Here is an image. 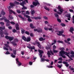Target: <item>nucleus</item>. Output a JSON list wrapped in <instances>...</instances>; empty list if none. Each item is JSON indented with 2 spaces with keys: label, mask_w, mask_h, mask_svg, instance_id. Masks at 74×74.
I'll return each instance as SVG.
<instances>
[{
  "label": "nucleus",
  "mask_w": 74,
  "mask_h": 74,
  "mask_svg": "<svg viewBox=\"0 0 74 74\" xmlns=\"http://www.w3.org/2000/svg\"><path fill=\"white\" fill-rule=\"evenodd\" d=\"M60 50H61V51L60 52V54H59V56H62L63 58H66V56H63L64 54H65L67 56H68L69 58H70L71 60H73V59L71 58H74V52L72 50H71L70 51H70L68 52V53L66 52H65L64 51V50H65L64 48L63 47L60 48ZM71 52V53H70ZM72 54V55H70V54Z\"/></svg>",
  "instance_id": "nucleus-1"
},
{
  "label": "nucleus",
  "mask_w": 74,
  "mask_h": 74,
  "mask_svg": "<svg viewBox=\"0 0 74 74\" xmlns=\"http://www.w3.org/2000/svg\"><path fill=\"white\" fill-rule=\"evenodd\" d=\"M3 19L4 20L5 22H7V26H9L10 25V21L8 20H7L6 18L5 17H3L2 18H0L1 21H2V20H3Z\"/></svg>",
  "instance_id": "nucleus-2"
},
{
  "label": "nucleus",
  "mask_w": 74,
  "mask_h": 74,
  "mask_svg": "<svg viewBox=\"0 0 74 74\" xmlns=\"http://www.w3.org/2000/svg\"><path fill=\"white\" fill-rule=\"evenodd\" d=\"M5 29V27L4 26L0 27V30L1 31L0 32V34L1 35V37H4V32H3V30Z\"/></svg>",
  "instance_id": "nucleus-3"
},
{
  "label": "nucleus",
  "mask_w": 74,
  "mask_h": 74,
  "mask_svg": "<svg viewBox=\"0 0 74 74\" xmlns=\"http://www.w3.org/2000/svg\"><path fill=\"white\" fill-rule=\"evenodd\" d=\"M52 26L51 25H48V27H44V29L45 30H49L50 31H52V32H53V29L52 28Z\"/></svg>",
  "instance_id": "nucleus-4"
},
{
  "label": "nucleus",
  "mask_w": 74,
  "mask_h": 74,
  "mask_svg": "<svg viewBox=\"0 0 74 74\" xmlns=\"http://www.w3.org/2000/svg\"><path fill=\"white\" fill-rule=\"evenodd\" d=\"M26 4V3L25 2V1H23L22 3H20V5L23 7V8H22V10H26L27 9V7L24 6V4Z\"/></svg>",
  "instance_id": "nucleus-5"
},
{
  "label": "nucleus",
  "mask_w": 74,
  "mask_h": 74,
  "mask_svg": "<svg viewBox=\"0 0 74 74\" xmlns=\"http://www.w3.org/2000/svg\"><path fill=\"white\" fill-rule=\"evenodd\" d=\"M58 10H59V11H60V12H57V14H62V12H63V10L61 9V7L60 6H58Z\"/></svg>",
  "instance_id": "nucleus-6"
},
{
  "label": "nucleus",
  "mask_w": 74,
  "mask_h": 74,
  "mask_svg": "<svg viewBox=\"0 0 74 74\" xmlns=\"http://www.w3.org/2000/svg\"><path fill=\"white\" fill-rule=\"evenodd\" d=\"M64 32V31H59L58 32V33H57L58 35V36H62L63 37H65V35L64 34H62Z\"/></svg>",
  "instance_id": "nucleus-7"
},
{
  "label": "nucleus",
  "mask_w": 74,
  "mask_h": 74,
  "mask_svg": "<svg viewBox=\"0 0 74 74\" xmlns=\"http://www.w3.org/2000/svg\"><path fill=\"white\" fill-rule=\"evenodd\" d=\"M35 2H33V4L34 6H36L37 5H40V3L38 2V1L37 0H35Z\"/></svg>",
  "instance_id": "nucleus-8"
},
{
  "label": "nucleus",
  "mask_w": 74,
  "mask_h": 74,
  "mask_svg": "<svg viewBox=\"0 0 74 74\" xmlns=\"http://www.w3.org/2000/svg\"><path fill=\"white\" fill-rule=\"evenodd\" d=\"M5 38H6V39H9V41H12V40H13L14 38V37H10L8 36H5Z\"/></svg>",
  "instance_id": "nucleus-9"
},
{
  "label": "nucleus",
  "mask_w": 74,
  "mask_h": 74,
  "mask_svg": "<svg viewBox=\"0 0 74 74\" xmlns=\"http://www.w3.org/2000/svg\"><path fill=\"white\" fill-rule=\"evenodd\" d=\"M34 45H36V44H38V47L39 48H41V45H40V42H38V40H36V43H34Z\"/></svg>",
  "instance_id": "nucleus-10"
},
{
  "label": "nucleus",
  "mask_w": 74,
  "mask_h": 74,
  "mask_svg": "<svg viewBox=\"0 0 74 74\" xmlns=\"http://www.w3.org/2000/svg\"><path fill=\"white\" fill-rule=\"evenodd\" d=\"M10 6L8 7V8L9 10L11 9V8H13V6H14L15 4L12 3H10Z\"/></svg>",
  "instance_id": "nucleus-11"
},
{
  "label": "nucleus",
  "mask_w": 74,
  "mask_h": 74,
  "mask_svg": "<svg viewBox=\"0 0 74 74\" xmlns=\"http://www.w3.org/2000/svg\"><path fill=\"white\" fill-rule=\"evenodd\" d=\"M38 51L40 53L39 56H40V58H42V53H44V52L43 51L40 50H39Z\"/></svg>",
  "instance_id": "nucleus-12"
},
{
  "label": "nucleus",
  "mask_w": 74,
  "mask_h": 74,
  "mask_svg": "<svg viewBox=\"0 0 74 74\" xmlns=\"http://www.w3.org/2000/svg\"><path fill=\"white\" fill-rule=\"evenodd\" d=\"M9 11L10 14H11L12 13H13V14H14V15L16 14V13H15V12L14 11L12 10H9Z\"/></svg>",
  "instance_id": "nucleus-13"
},
{
  "label": "nucleus",
  "mask_w": 74,
  "mask_h": 74,
  "mask_svg": "<svg viewBox=\"0 0 74 74\" xmlns=\"http://www.w3.org/2000/svg\"><path fill=\"white\" fill-rule=\"evenodd\" d=\"M34 32H39V33H41L42 32V29H40L39 30H38L37 29H34Z\"/></svg>",
  "instance_id": "nucleus-14"
},
{
  "label": "nucleus",
  "mask_w": 74,
  "mask_h": 74,
  "mask_svg": "<svg viewBox=\"0 0 74 74\" xmlns=\"http://www.w3.org/2000/svg\"><path fill=\"white\" fill-rule=\"evenodd\" d=\"M66 17H67V18H68V20H69V21L70 20V18H71L70 14H68L66 15Z\"/></svg>",
  "instance_id": "nucleus-15"
},
{
  "label": "nucleus",
  "mask_w": 74,
  "mask_h": 74,
  "mask_svg": "<svg viewBox=\"0 0 74 74\" xmlns=\"http://www.w3.org/2000/svg\"><path fill=\"white\" fill-rule=\"evenodd\" d=\"M27 47L31 49H35V47L34 46L31 47L30 46H27Z\"/></svg>",
  "instance_id": "nucleus-16"
},
{
  "label": "nucleus",
  "mask_w": 74,
  "mask_h": 74,
  "mask_svg": "<svg viewBox=\"0 0 74 74\" xmlns=\"http://www.w3.org/2000/svg\"><path fill=\"white\" fill-rule=\"evenodd\" d=\"M16 61L18 63V66H21V62H19V61H18V59L16 58Z\"/></svg>",
  "instance_id": "nucleus-17"
},
{
  "label": "nucleus",
  "mask_w": 74,
  "mask_h": 74,
  "mask_svg": "<svg viewBox=\"0 0 74 74\" xmlns=\"http://www.w3.org/2000/svg\"><path fill=\"white\" fill-rule=\"evenodd\" d=\"M30 40H31V38H30V37H27L26 41H27V42H29V41H30Z\"/></svg>",
  "instance_id": "nucleus-18"
},
{
  "label": "nucleus",
  "mask_w": 74,
  "mask_h": 74,
  "mask_svg": "<svg viewBox=\"0 0 74 74\" xmlns=\"http://www.w3.org/2000/svg\"><path fill=\"white\" fill-rule=\"evenodd\" d=\"M62 63H63V64H66V66L67 67H68V66H69V64H68V63L67 62L64 61Z\"/></svg>",
  "instance_id": "nucleus-19"
},
{
  "label": "nucleus",
  "mask_w": 74,
  "mask_h": 74,
  "mask_svg": "<svg viewBox=\"0 0 74 74\" xmlns=\"http://www.w3.org/2000/svg\"><path fill=\"white\" fill-rule=\"evenodd\" d=\"M16 30H19V25H18V24H16Z\"/></svg>",
  "instance_id": "nucleus-20"
},
{
  "label": "nucleus",
  "mask_w": 74,
  "mask_h": 74,
  "mask_svg": "<svg viewBox=\"0 0 74 74\" xmlns=\"http://www.w3.org/2000/svg\"><path fill=\"white\" fill-rule=\"evenodd\" d=\"M32 15L33 16L34 15V14L35 13V11L34 10H32L31 12Z\"/></svg>",
  "instance_id": "nucleus-21"
},
{
  "label": "nucleus",
  "mask_w": 74,
  "mask_h": 74,
  "mask_svg": "<svg viewBox=\"0 0 74 74\" xmlns=\"http://www.w3.org/2000/svg\"><path fill=\"white\" fill-rule=\"evenodd\" d=\"M74 28L73 27H71L70 28V29L69 30V31L71 32L72 33H73V31H74Z\"/></svg>",
  "instance_id": "nucleus-22"
},
{
  "label": "nucleus",
  "mask_w": 74,
  "mask_h": 74,
  "mask_svg": "<svg viewBox=\"0 0 74 74\" xmlns=\"http://www.w3.org/2000/svg\"><path fill=\"white\" fill-rule=\"evenodd\" d=\"M5 45L6 47H9V50H10V51H12V49H11V48L9 46V45L7 44H5Z\"/></svg>",
  "instance_id": "nucleus-23"
},
{
  "label": "nucleus",
  "mask_w": 74,
  "mask_h": 74,
  "mask_svg": "<svg viewBox=\"0 0 74 74\" xmlns=\"http://www.w3.org/2000/svg\"><path fill=\"white\" fill-rule=\"evenodd\" d=\"M30 26L32 29H35V28H36V27L33 26V25L32 24H30Z\"/></svg>",
  "instance_id": "nucleus-24"
},
{
  "label": "nucleus",
  "mask_w": 74,
  "mask_h": 74,
  "mask_svg": "<svg viewBox=\"0 0 74 74\" xmlns=\"http://www.w3.org/2000/svg\"><path fill=\"white\" fill-rule=\"evenodd\" d=\"M1 14L3 15H4L5 14V12H4V10H2L1 11Z\"/></svg>",
  "instance_id": "nucleus-25"
},
{
  "label": "nucleus",
  "mask_w": 74,
  "mask_h": 74,
  "mask_svg": "<svg viewBox=\"0 0 74 74\" xmlns=\"http://www.w3.org/2000/svg\"><path fill=\"white\" fill-rule=\"evenodd\" d=\"M33 18H34L35 19H41V18L40 17H34Z\"/></svg>",
  "instance_id": "nucleus-26"
},
{
  "label": "nucleus",
  "mask_w": 74,
  "mask_h": 74,
  "mask_svg": "<svg viewBox=\"0 0 74 74\" xmlns=\"http://www.w3.org/2000/svg\"><path fill=\"white\" fill-rule=\"evenodd\" d=\"M8 17L9 19H14V17L12 16L11 15H10L8 16Z\"/></svg>",
  "instance_id": "nucleus-27"
},
{
  "label": "nucleus",
  "mask_w": 74,
  "mask_h": 74,
  "mask_svg": "<svg viewBox=\"0 0 74 74\" xmlns=\"http://www.w3.org/2000/svg\"><path fill=\"white\" fill-rule=\"evenodd\" d=\"M39 40L40 41H44L45 40V38H39Z\"/></svg>",
  "instance_id": "nucleus-28"
},
{
  "label": "nucleus",
  "mask_w": 74,
  "mask_h": 74,
  "mask_svg": "<svg viewBox=\"0 0 74 74\" xmlns=\"http://www.w3.org/2000/svg\"><path fill=\"white\" fill-rule=\"evenodd\" d=\"M49 47H50V45H48V46L46 47V48L47 49H49L50 48Z\"/></svg>",
  "instance_id": "nucleus-29"
},
{
  "label": "nucleus",
  "mask_w": 74,
  "mask_h": 74,
  "mask_svg": "<svg viewBox=\"0 0 74 74\" xmlns=\"http://www.w3.org/2000/svg\"><path fill=\"white\" fill-rule=\"evenodd\" d=\"M22 38L23 40H24V41H26L27 39H26V38L25 37V36H22Z\"/></svg>",
  "instance_id": "nucleus-30"
},
{
  "label": "nucleus",
  "mask_w": 74,
  "mask_h": 74,
  "mask_svg": "<svg viewBox=\"0 0 74 74\" xmlns=\"http://www.w3.org/2000/svg\"><path fill=\"white\" fill-rule=\"evenodd\" d=\"M21 33L22 34H24V33H25V30L23 29H21Z\"/></svg>",
  "instance_id": "nucleus-31"
},
{
  "label": "nucleus",
  "mask_w": 74,
  "mask_h": 74,
  "mask_svg": "<svg viewBox=\"0 0 74 74\" xmlns=\"http://www.w3.org/2000/svg\"><path fill=\"white\" fill-rule=\"evenodd\" d=\"M53 42H54V43L53 42L52 43V44H51L52 45H53V44H55V43H56V40H53Z\"/></svg>",
  "instance_id": "nucleus-32"
},
{
  "label": "nucleus",
  "mask_w": 74,
  "mask_h": 74,
  "mask_svg": "<svg viewBox=\"0 0 74 74\" xmlns=\"http://www.w3.org/2000/svg\"><path fill=\"white\" fill-rule=\"evenodd\" d=\"M18 40L17 39H15L14 40V42H18Z\"/></svg>",
  "instance_id": "nucleus-33"
},
{
  "label": "nucleus",
  "mask_w": 74,
  "mask_h": 74,
  "mask_svg": "<svg viewBox=\"0 0 74 74\" xmlns=\"http://www.w3.org/2000/svg\"><path fill=\"white\" fill-rule=\"evenodd\" d=\"M16 49H13V52L14 54L15 55H16Z\"/></svg>",
  "instance_id": "nucleus-34"
},
{
  "label": "nucleus",
  "mask_w": 74,
  "mask_h": 74,
  "mask_svg": "<svg viewBox=\"0 0 74 74\" xmlns=\"http://www.w3.org/2000/svg\"><path fill=\"white\" fill-rule=\"evenodd\" d=\"M53 52L54 53H57V52H58V50H55L54 49H53Z\"/></svg>",
  "instance_id": "nucleus-35"
},
{
  "label": "nucleus",
  "mask_w": 74,
  "mask_h": 74,
  "mask_svg": "<svg viewBox=\"0 0 74 74\" xmlns=\"http://www.w3.org/2000/svg\"><path fill=\"white\" fill-rule=\"evenodd\" d=\"M14 4H16L17 5H19V3L18 2H17L16 1L14 2Z\"/></svg>",
  "instance_id": "nucleus-36"
},
{
  "label": "nucleus",
  "mask_w": 74,
  "mask_h": 74,
  "mask_svg": "<svg viewBox=\"0 0 74 74\" xmlns=\"http://www.w3.org/2000/svg\"><path fill=\"white\" fill-rule=\"evenodd\" d=\"M18 16H19V18H21L22 19H23V20H24V18H23L22 17V16L21 15H18Z\"/></svg>",
  "instance_id": "nucleus-37"
},
{
  "label": "nucleus",
  "mask_w": 74,
  "mask_h": 74,
  "mask_svg": "<svg viewBox=\"0 0 74 74\" xmlns=\"http://www.w3.org/2000/svg\"><path fill=\"white\" fill-rule=\"evenodd\" d=\"M47 54V55H48V57H50V56L51 55V53H50L49 51H48Z\"/></svg>",
  "instance_id": "nucleus-38"
},
{
  "label": "nucleus",
  "mask_w": 74,
  "mask_h": 74,
  "mask_svg": "<svg viewBox=\"0 0 74 74\" xmlns=\"http://www.w3.org/2000/svg\"><path fill=\"white\" fill-rule=\"evenodd\" d=\"M44 8L45 10H47L48 11H49V8L47 7L46 6Z\"/></svg>",
  "instance_id": "nucleus-39"
},
{
  "label": "nucleus",
  "mask_w": 74,
  "mask_h": 74,
  "mask_svg": "<svg viewBox=\"0 0 74 74\" xmlns=\"http://www.w3.org/2000/svg\"><path fill=\"white\" fill-rule=\"evenodd\" d=\"M11 43L13 45H16L17 44L16 43H14L13 42H11Z\"/></svg>",
  "instance_id": "nucleus-40"
},
{
  "label": "nucleus",
  "mask_w": 74,
  "mask_h": 74,
  "mask_svg": "<svg viewBox=\"0 0 74 74\" xmlns=\"http://www.w3.org/2000/svg\"><path fill=\"white\" fill-rule=\"evenodd\" d=\"M3 49L5 50H6V51H8V49L7 48L5 47H3Z\"/></svg>",
  "instance_id": "nucleus-41"
},
{
  "label": "nucleus",
  "mask_w": 74,
  "mask_h": 74,
  "mask_svg": "<svg viewBox=\"0 0 74 74\" xmlns=\"http://www.w3.org/2000/svg\"><path fill=\"white\" fill-rule=\"evenodd\" d=\"M4 34L5 35H8V34L7 33V31H5L4 32Z\"/></svg>",
  "instance_id": "nucleus-42"
},
{
  "label": "nucleus",
  "mask_w": 74,
  "mask_h": 74,
  "mask_svg": "<svg viewBox=\"0 0 74 74\" xmlns=\"http://www.w3.org/2000/svg\"><path fill=\"white\" fill-rule=\"evenodd\" d=\"M10 23L12 25H15V23H14V22H13V21H12V22H10Z\"/></svg>",
  "instance_id": "nucleus-43"
},
{
  "label": "nucleus",
  "mask_w": 74,
  "mask_h": 74,
  "mask_svg": "<svg viewBox=\"0 0 74 74\" xmlns=\"http://www.w3.org/2000/svg\"><path fill=\"white\" fill-rule=\"evenodd\" d=\"M0 24H1L2 26H3V25H4V23L3 22H0Z\"/></svg>",
  "instance_id": "nucleus-44"
},
{
  "label": "nucleus",
  "mask_w": 74,
  "mask_h": 74,
  "mask_svg": "<svg viewBox=\"0 0 74 74\" xmlns=\"http://www.w3.org/2000/svg\"><path fill=\"white\" fill-rule=\"evenodd\" d=\"M56 48V46L55 45H54L53 46V49H55Z\"/></svg>",
  "instance_id": "nucleus-45"
},
{
  "label": "nucleus",
  "mask_w": 74,
  "mask_h": 74,
  "mask_svg": "<svg viewBox=\"0 0 74 74\" xmlns=\"http://www.w3.org/2000/svg\"><path fill=\"white\" fill-rule=\"evenodd\" d=\"M55 15L56 17L57 18L59 17V15H58V14L55 13Z\"/></svg>",
  "instance_id": "nucleus-46"
},
{
  "label": "nucleus",
  "mask_w": 74,
  "mask_h": 74,
  "mask_svg": "<svg viewBox=\"0 0 74 74\" xmlns=\"http://www.w3.org/2000/svg\"><path fill=\"white\" fill-rule=\"evenodd\" d=\"M57 21L58 22H59L60 23L61 22V20H60V19L59 18H57Z\"/></svg>",
  "instance_id": "nucleus-47"
},
{
  "label": "nucleus",
  "mask_w": 74,
  "mask_h": 74,
  "mask_svg": "<svg viewBox=\"0 0 74 74\" xmlns=\"http://www.w3.org/2000/svg\"><path fill=\"white\" fill-rule=\"evenodd\" d=\"M17 13H18V14H20V13L21 12L19 10H17Z\"/></svg>",
  "instance_id": "nucleus-48"
},
{
  "label": "nucleus",
  "mask_w": 74,
  "mask_h": 74,
  "mask_svg": "<svg viewBox=\"0 0 74 74\" xmlns=\"http://www.w3.org/2000/svg\"><path fill=\"white\" fill-rule=\"evenodd\" d=\"M57 42H58V43H63V42L62 41H60V40H58Z\"/></svg>",
  "instance_id": "nucleus-49"
},
{
  "label": "nucleus",
  "mask_w": 74,
  "mask_h": 74,
  "mask_svg": "<svg viewBox=\"0 0 74 74\" xmlns=\"http://www.w3.org/2000/svg\"><path fill=\"white\" fill-rule=\"evenodd\" d=\"M25 34H27L28 35H29V34H30L29 32H28L27 31H26L25 32Z\"/></svg>",
  "instance_id": "nucleus-50"
},
{
  "label": "nucleus",
  "mask_w": 74,
  "mask_h": 74,
  "mask_svg": "<svg viewBox=\"0 0 74 74\" xmlns=\"http://www.w3.org/2000/svg\"><path fill=\"white\" fill-rule=\"evenodd\" d=\"M26 14H27V15H29V14H30V12H29V11H26Z\"/></svg>",
  "instance_id": "nucleus-51"
},
{
  "label": "nucleus",
  "mask_w": 74,
  "mask_h": 74,
  "mask_svg": "<svg viewBox=\"0 0 74 74\" xmlns=\"http://www.w3.org/2000/svg\"><path fill=\"white\" fill-rule=\"evenodd\" d=\"M24 16H25L27 18H30V16H29L28 15H26L25 14H24Z\"/></svg>",
  "instance_id": "nucleus-52"
},
{
  "label": "nucleus",
  "mask_w": 74,
  "mask_h": 74,
  "mask_svg": "<svg viewBox=\"0 0 74 74\" xmlns=\"http://www.w3.org/2000/svg\"><path fill=\"white\" fill-rule=\"evenodd\" d=\"M12 32L13 33H15V32H16V30L14 29L13 30H12Z\"/></svg>",
  "instance_id": "nucleus-53"
},
{
  "label": "nucleus",
  "mask_w": 74,
  "mask_h": 74,
  "mask_svg": "<svg viewBox=\"0 0 74 74\" xmlns=\"http://www.w3.org/2000/svg\"><path fill=\"white\" fill-rule=\"evenodd\" d=\"M58 60H63V59H62V58H59Z\"/></svg>",
  "instance_id": "nucleus-54"
},
{
  "label": "nucleus",
  "mask_w": 74,
  "mask_h": 74,
  "mask_svg": "<svg viewBox=\"0 0 74 74\" xmlns=\"http://www.w3.org/2000/svg\"><path fill=\"white\" fill-rule=\"evenodd\" d=\"M11 56H12V57L13 58H15V55H13V54L11 55Z\"/></svg>",
  "instance_id": "nucleus-55"
},
{
  "label": "nucleus",
  "mask_w": 74,
  "mask_h": 74,
  "mask_svg": "<svg viewBox=\"0 0 74 74\" xmlns=\"http://www.w3.org/2000/svg\"><path fill=\"white\" fill-rule=\"evenodd\" d=\"M47 67H48V68H52L53 67L52 66H47Z\"/></svg>",
  "instance_id": "nucleus-56"
},
{
  "label": "nucleus",
  "mask_w": 74,
  "mask_h": 74,
  "mask_svg": "<svg viewBox=\"0 0 74 74\" xmlns=\"http://www.w3.org/2000/svg\"><path fill=\"white\" fill-rule=\"evenodd\" d=\"M61 25L62 26H66V25H65V24H64L63 23H62L61 24Z\"/></svg>",
  "instance_id": "nucleus-57"
},
{
  "label": "nucleus",
  "mask_w": 74,
  "mask_h": 74,
  "mask_svg": "<svg viewBox=\"0 0 74 74\" xmlns=\"http://www.w3.org/2000/svg\"><path fill=\"white\" fill-rule=\"evenodd\" d=\"M6 54H7V55H8L9 54H10V52H9V51H7L6 52Z\"/></svg>",
  "instance_id": "nucleus-58"
},
{
  "label": "nucleus",
  "mask_w": 74,
  "mask_h": 74,
  "mask_svg": "<svg viewBox=\"0 0 74 74\" xmlns=\"http://www.w3.org/2000/svg\"><path fill=\"white\" fill-rule=\"evenodd\" d=\"M28 21H29V22H32V20H31V19L30 18H28Z\"/></svg>",
  "instance_id": "nucleus-59"
},
{
  "label": "nucleus",
  "mask_w": 74,
  "mask_h": 74,
  "mask_svg": "<svg viewBox=\"0 0 74 74\" xmlns=\"http://www.w3.org/2000/svg\"><path fill=\"white\" fill-rule=\"evenodd\" d=\"M57 66L58 67H59V68H61V67H62V66H61L59 65H58Z\"/></svg>",
  "instance_id": "nucleus-60"
},
{
  "label": "nucleus",
  "mask_w": 74,
  "mask_h": 74,
  "mask_svg": "<svg viewBox=\"0 0 74 74\" xmlns=\"http://www.w3.org/2000/svg\"><path fill=\"white\" fill-rule=\"evenodd\" d=\"M32 64H33V62H29V64L30 65H32Z\"/></svg>",
  "instance_id": "nucleus-61"
},
{
  "label": "nucleus",
  "mask_w": 74,
  "mask_h": 74,
  "mask_svg": "<svg viewBox=\"0 0 74 74\" xmlns=\"http://www.w3.org/2000/svg\"><path fill=\"white\" fill-rule=\"evenodd\" d=\"M69 11H70V12H73V10L71 9L69 10Z\"/></svg>",
  "instance_id": "nucleus-62"
},
{
  "label": "nucleus",
  "mask_w": 74,
  "mask_h": 74,
  "mask_svg": "<svg viewBox=\"0 0 74 74\" xmlns=\"http://www.w3.org/2000/svg\"><path fill=\"white\" fill-rule=\"evenodd\" d=\"M30 36H31V37H33V34L31 33L30 34Z\"/></svg>",
  "instance_id": "nucleus-63"
},
{
  "label": "nucleus",
  "mask_w": 74,
  "mask_h": 74,
  "mask_svg": "<svg viewBox=\"0 0 74 74\" xmlns=\"http://www.w3.org/2000/svg\"><path fill=\"white\" fill-rule=\"evenodd\" d=\"M73 23H74V16H73Z\"/></svg>",
  "instance_id": "nucleus-64"
}]
</instances>
